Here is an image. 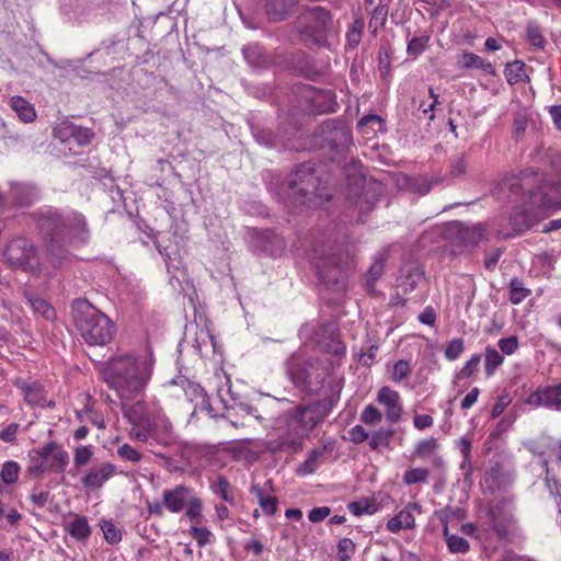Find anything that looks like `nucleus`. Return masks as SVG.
Masks as SVG:
<instances>
[{
	"instance_id": "obj_52",
	"label": "nucleus",
	"mask_w": 561,
	"mask_h": 561,
	"mask_svg": "<svg viewBox=\"0 0 561 561\" xmlns=\"http://www.w3.org/2000/svg\"><path fill=\"white\" fill-rule=\"evenodd\" d=\"M382 419L381 412L373 404L365 407L360 414V421L366 425H376Z\"/></svg>"
},
{
	"instance_id": "obj_62",
	"label": "nucleus",
	"mask_w": 561,
	"mask_h": 561,
	"mask_svg": "<svg viewBox=\"0 0 561 561\" xmlns=\"http://www.w3.org/2000/svg\"><path fill=\"white\" fill-rule=\"evenodd\" d=\"M467 160L463 154L457 156L450 165V174L455 178L466 173Z\"/></svg>"
},
{
	"instance_id": "obj_55",
	"label": "nucleus",
	"mask_w": 561,
	"mask_h": 561,
	"mask_svg": "<svg viewBox=\"0 0 561 561\" xmlns=\"http://www.w3.org/2000/svg\"><path fill=\"white\" fill-rule=\"evenodd\" d=\"M411 374V366L408 360L400 359L398 360L392 370V380L394 382H400L408 378Z\"/></svg>"
},
{
	"instance_id": "obj_40",
	"label": "nucleus",
	"mask_w": 561,
	"mask_h": 561,
	"mask_svg": "<svg viewBox=\"0 0 561 561\" xmlns=\"http://www.w3.org/2000/svg\"><path fill=\"white\" fill-rule=\"evenodd\" d=\"M365 22L363 18H357L350 26L346 33V42L351 48H356L362 41Z\"/></svg>"
},
{
	"instance_id": "obj_25",
	"label": "nucleus",
	"mask_w": 561,
	"mask_h": 561,
	"mask_svg": "<svg viewBox=\"0 0 561 561\" xmlns=\"http://www.w3.org/2000/svg\"><path fill=\"white\" fill-rule=\"evenodd\" d=\"M67 531L77 540H84L91 535V528L88 518L84 516L76 517L66 525Z\"/></svg>"
},
{
	"instance_id": "obj_30",
	"label": "nucleus",
	"mask_w": 561,
	"mask_h": 561,
	"mask_svg": "<svg viewBox=\"0 0 561 561\" xmlns=\"http://www.w3.org/2000/svg\"><path fill=\"white\" fill-rule=\"evenodd\" d=\"M503 362L504 356L496 348L488 346L484 353V371L486 377H492Z\"/></svg>"
},
{
	"instance_id": "obj_20",
	"label": "nucleus",
	"mask_w": 561,
	"mask_h": 561,
	"mask_svg": "<svg viewBox=\"0 0 561 561\" xmlns=\"http://www.w3.org/2000/svg\"><path fill=\"white\" fill-rule=\"evenodd\" d=\"M485 227L482 224L472 226H460L458 229V238L465 247H474L483 240Z\"/></svg>"
},
{
	"instance_id": "obj_17",
	"label": "nucleus",
	"mask_w": 561,
	"mask_h": 561,
	"mask_svg": "<svg viewBox=\"0 0 561 561\" xmlns=\"http://www.w3.org/2000/svg\"><path fill=\"white\" fill-rule=\"evenodd\" d=\"M116 472V467L110 462H104L99 467L92 468L83 478L82 484L87 489H100Z\"/></svg>"
},
{
	"instance_id": "obj_38",
	"label": "nucleus",
	"mask_w": 561,
	"mask_h": 561,
	"mask_svg": "<svg viewBox=\"0 0 561 561\" xmlns=\"http://www.w3.org/2000/svg\"><path fill=\"white\" fill-rule=\"evenodd\" d=\"M243 56L249 65L253 67L263 66L266 60L263 49L259 44H249L242 48Z\"/></svg>"
},
{
	"instance_id": "obj_53",
	"label": "nucleus",
	"mask_w": 561,
	"mask_h": 561,
	"mask_svg": "<svg viewBox=\"0 0 561 561\" xmlns=\"http://www.w3.org/2000/svg\"><path fill=\"white\" fill-rule=\"evenodd\" d=\"M481 362V355L473 354L462 366L460 371L457 375V378H469L471 377L477 370Z\"/></svg>"
},
{
	"instance_id": "obj_15",
	"label": "nucleus",
	"mask_w": 561,
	"mask_h": 561,
	"mask_svg": "<svg viewBox=\"0 0 561 561\" xmlns=\"http://www.w3.org/2000/svg\"><path fill=\"white\" fill-rule=\"evenodd\" d=\"M421 514L422 507L419 503L412 502L407 504L397 515L390 518L387 523V529L390 533L397 534L403 529H412L415 526V518L413 513Z\"/></svg>"
},
{
	"instance_id": "obj_7",
	"label": "nucleus",
	"mask_w": 561,
	"mask_h": 561,
	"mask_svg": "<svg viewBox=\"0 0 561 561\" xmlns=\"http://www.w3.org/2000/svg\"><path fill=\"white\" fill-rule=\"evenodd\" d=\"M289 196L300 199L302 204H311L313 197H322L319 188V179L314 175L310 163L297 168L289 182Z\"/></svg>"
},
{
	"instance_id": "obj_18",
	"label": "nucleus",
	"mask_w": 561,
	"mask_h": 561,
	"mask_svg": "<svg viewBox=\"0 0 561 561\" xmlns=\"http://www.w3.org/2000/svg\"><path fill=\"white\" fill-rule=\"evenodd\" d=\"M181 387L187 400L195 403V409L210 411L209 398L203 387L187 379H180Z\"/></svg>"
},
{
	"instance_id": "obj_41",
	"label": "nucleus",
	"mask_w": 561,
	"mask_h": 561,
	"mask_svg": "<svg viewBox=\"0 0 561 561\" xmlns=\"http://www.w3.org/2000/svg\"><path fill=\"white\" fill-rule=\"evenodd\" d=\"M357 127L365 134H369L367 128H370L373 134H376L377 131L382 129L383 121L379 115L370 114L362 117L358 121Z\"/></svg>"
},
{
	"instance_id": "obj_6",
	"label": "nucleus",
	"mask_w": 561,
	"mask_h": 561,
	"mask_svg": "<svg viewBox=\"0 0 561 561\" xmlns=\"http://www.w3.org/2000/svg\"><path fill=\"white\" fill-rule=\"evenodd\" d=\"M287 374L293 383L309 393L318 394L330 376V368L322 360H305L300 355H291L287 363Z\"/></svg>"
},
{
	"instance_id": "obj_48",
	"label": "nucleus",
	"mask_w": 561,
	"mask_h": 561,
	"mask_svg": "<svg viewBox=\"0 0 561 561\" xmlns=\"http://www.w3.org/2000/svg\"><path fill=\"white\" fill-rule=\"evenodd\" d=\"M524 66L522 61H514L506 66L505 77L508 83L514 84L523 80Z\"/></svg>"
},
{
	"instance_id": "obj_16",
	"label": "nucleus",
	"mask_w": 561,
	"mask_h": 561,
	"mask_svg": "<svg viewBox=\"0 0 561 561\" xmlns=\"http://www.w3.org/2000/svg\"><path fill=\"white\" fill-rule=\"evenodd\" d=\"M539 178L538 173L526 174L522 173V175H506L500 183V191L505 193L506 191L511 192L513 195H518L519 192L527 191L529 195H534L535 193L530 190V184L533 181Z\"/></svg>"
},
{
	"instance_id": "obj_13",
	"label": "nucleus",
	"mask_w": 561,
	"mask_h": 561,
	"mask_svg": "<svg viewBox=\"0 0 561 561\" xmlns=\"http://www.w3.org/2000/svg\"><path fill=\"white\" fill-rule=\"evenodd\" d=\"M194 490L184 484H178L174 488L165 489L161 493V499L165 510L172 514L182 512L186 506Z\"/></svg>"
},
{
	"instance_id": "obj_57",
	"label": "nucleus",
	"mask_w": 561,
	"mask_h": 561,
	"mask_svg": "<svg viewBox=\"0 0 561 561\" xmlns=\"http://www.w3.org/2000/svg\"><path fill=\"white\" fill-rule=\"evenodd\" d=\"M385 271L383 261L381 259H377L369 270L367 271V286L373 287L374 283L381 277Z\"/></svg>"
},
{
	"instance_id": "obj_4",
	"label": "nucleus",
	"mask_w": 561,
	"mask_h": 561,
	"mask_svg": "<svg viewBox=\"0 0 561 561\" xmlns=\"http://www.w3.org/2000/svg\"><path fill=\"white\" fill-rule=\"evenodd\" d=\"M75 325L81 337L92 346L107 344L114 334V323L85 299L72 304Z\"/></svg>"
},
{
	"instance_id": "obj_51",
	"label": "nucleus",
	"mask_w": 561,
	"mask_h": 561,
	"mask_svg": "<svg viewBox=\"0 0 561 561\" xmlns=\"http://www.w3.org/2000/svg\"><path fill=\"white\" fill-rule=\"evenodd\" d=\"M377 400L387 408L399 403V393L389 387H382L378 391Z\"/></svg>"
},
{
	"instance_id": "obj_36",
	"label": "nucleus",
	"mask_w": 561,
	"mask_h": 561,
	"mask_svg": "<svg viewBox=\"0 0 561 561\" xmlns=\"http://www.w3.org/2000/svg\"><path fill=\"white\" fill-rule=\"evenodd\" d=\"M437 448H438V442L436 438L431 437V438L422 439V440L417 442V444L415 445L413 454H412V458L413 459H415V458L425 459V458L432 456L433 454H435Z\"/></svg>"
},
{
	"instance_id": "obj_10",
	"label": "nucleus",
	"mask_w": 561,
	"mask_h": 561,
	"mask_svg": "<svg viewBox=\"0 0 561 561\" xmlns=\"http://www.w3.org/2000/svg\"><path fill=\"white\" fill-rule=\"evenodd\" d=\"M68 462L69 454L56 443H49L37 451V473L62 472Z\"/></svg>"
},
{
	"instance_id": "obj_19",
	"label": "nucleus",
	"mask_w": 561,
	"mask_h": 561,
	"mask_svg": "<svg viewBox=\"0 0 561 561\" xmlns=\"http://www.w3.org/2000/svg\"><path fill=\"white\" fill-rule=\"evenodd\" d=\"M525 403L533 407H547L558 410V386L548 387L530 393Z\"/></svg>"
},
{
	"instance_id": "obj_33",
	"label": "nucleus",
	"mask_w": 561,
	"mask_h": 561,
	"mask_svg": "<svg viewBox=\"0 0 561 561\" xmlns=\"http://www.w3.org/2000/svg\"><path fill=\"white\" fill-rule=\"evenodd\" d=\"M183 511H185V517L195 525H199L202 523L203 501L195 493L191 496L187 502V506Z\"/></svg>"
},
{
	"instance_id": "obj_23",
	"label": "nucleus",
	"mask_w": 561,
	"mask_h": 561,
	"mask_svg": "<svg viewBox=\"0 0 561 561\" xmlns=\"http://www.w3.org/2000/svg\"><path fill=\"white\" fill-rule=\"evenodd\" d=\"M457 65L462 69H481L488 73L493 72L491 62L470 51L462 53L458 58Z\"/></svg>"
},
{
	"instance_id": "obj_31",
	"label": "nucleus",
	"mask_w": 561,
	"mask_h": 561,
	"mask_svg": "<svg viewBox=\"0 0 561 561\" xmlns=\"http://www.w3.org/2000/svg\"><path fill=\"white\" fill-rule=\"evenodd\" d=\"M210 490L214 494L220 496L225 502L233 505L234 504V493L230 482L227 478L220 476L217 481L210 485Z\"/></svg>"
},
{
	"instance_id": "obj_42",
	"label": "nucleus",
	"mask_w": 561,
	"mask_h": 561,
	"mask_svg": "<svg viewBox=\"0 0 561 561\" xmlns=\"http://www.w3.org/2000/svg\"><path fill=\"white\" fill-rule=\"evenodd\" d=\"M348 511L355 516H362L365 514H374L377 512V505L375 502L369 500H359L352 502L347 505Z\"/></svg>"
},
{
	"instance_id": "obj_58",
	"label": "nucleus",
	"mask_w": 561,
	"mask_h": 561,
	"mask_svg": "<svg viewBox=\"0 0 561 561\" xmlns=\"http://www.w3.org/2000/svg\"><path fill=\"white\" fill-rule=\"evenodd\" d=\"M428 41V36L413 37L408 44V54L413 56L420 55L427 47Z\"/></svg>"
},
{
	"instance_id": "obj_63",
	"label": "nucleus",
	"mask_w": 561,
	"mask_h": 561,
	"mask_svg": "<svg viewBox=\"0 0 561 561\" xmlns=\"http://www.w3.org/2000/svg\"><path fill=\"white\" fill-rule=\"evenodd\" d=\"M331 514V508L328 506L314 507L309 514L308 518L311 523H319L325 519Z\"/></svg>"
},
{
	"instance_id": "obj_45",
	"label": "nucleus",
	"mask_w": 561,
	"mask_h": 561,
	"mask_svg": "<svg viewBox=\"0 0 561 561\" xmlns=\"http://www.w3.org/2000/svg\"><path fill=\"white\" fill-rule=\"evenodd\" d=\"M101 529L103 531L104 539L110 545H116L122 540L121 530L111 520H102Z\"/></svg>"
},
{
	"instance_id": "obj_64",
	"label": "nucleus",
	"mask_w": 561,
	"mask_h": 561,
	"mask_svg": "<svg viewBox=\"0 0 561 561\" xmlns=\"http://www.w3.org/2000/svg\"><path fill=\"white\" fill-rule=\"evenodd\" d=\"M350 439L355 444L364 443L368 437V433L362 425H355L348 431Z\"/></svg>"
},
{
	"instance_id": "obj_27",
	"label": "nucleus",
	"mask_w": 561,
	"mask_h": 561,
	"mask_svg": "<svg viewBox=\"0 0 561 561\" xmlns=\"http://www.w3.org/2000/svg\"><path fill=\"white\" fill-rule=\"evenodd\" d=\"M251 494H253L257 502L267 516H273L277 510V499L275 496H265L263 489L259 484H253L250 489Z\"/></svg>"
},
{
	"instance_id": "obj_47",
	"label": "nucleus",
	"mask_w": 561,
	"mask_h": 561,
	"mask_svg": "<svg viewBox=\"0 0 561 561\" xmlns=\"http://www.w3.org/2000/svg\"><path fill=\"white\" fill-rule=\"evenodd\" d=\"M75 130V124L65 119L57 124L54 128V136L61 142L71 140Z\"/></svg>"
},
{
	"instance_id": "obj_26",
	"label": "nucleus",
	"mask_w": 561,
	"mask_h": 561,
	"mask_svg": "<svg viewBox=\"0 0 561 561\" xmlns=\"http://www.w3.org/2000/svg\"><path fill=\"white\" fill-rule=\"evenodd\" d=\"M11 107L18 114L19 118L24 123L33 122L35 118V110L33 105L21 96H13L10 100Z\"/></svg>"
},
{
	"instance_id": "obj_9",
	"label": "nucleus",
	"mask_w": 561,
	"mask_h": 561,
	"mask_svg": "<svg viewBox=\"0 0 561 561\" xmlns=\"http://www.w3.org/2000/svg\"><path fill=\"white\" fill-rule=\"evenodd\" d=\"M488 524L500 539H508L516 530V522L505 501L489 508Z\"/></svg>"
},
{
	"instance_id": "obj_2",
	"label": "nucleus",
	"mask_w": 561,
	"mask_h": 561,
	"mask_svg": "<svg viewBox=\"0 0 561 561\" xmlns=\"http://www.w3.org/2000/svg\"><path fill=\"white\" fill-rule=\"evenodd\" d=\"M37 229L44 247L54 263L67 257L71 248L89 241L90 232L84 216L80 213H60L50 206L37 211Z\"/></svg>"
},
{
	"instance_id": "obj_59",
	"label": "nucleus",
	"mask_w": 561,
	"mask_h": 561,
	"mask_svg": "<svg viewBox=\"0 0 561 561\" xmlns=\"http://www.w3.org/2000/svg\"><path fill=\"white\" fill-rule=\"evenodd\" d=\"M337 552L342 561L348 560L355 552V543L350 538H343L337 545Z\"/></svg>"
},
{
	"instance_id": "obj_49",
	"label": "nucleus",
	"mask_w": 561,
	"mask_h": 561,
	"mask_svg": "<svg viewBox=\"0 0 561 561\" xmlns=\"http://www.w3.org/2000/svg\"><path fill=\"white\" fill-rule=\"evenodd\" d=\"M465 351V342L462 339L450 340L445 348V357L453 362L456 360Z\"/></svg>"
},
{
	"instance_id": "obj_12",
	"label": "nucleus",
	"mask_w": 561,
	"mask_h": 561,
	"mask_svg": "<svg viewBox=\"0 0 561 561\" xmlns=\"http://www.w3.org/2000/svg\"><path fill=\"white\" fill-rule=\"evenodd\" d=\"M328 145L337 153L344 152L352 144V131L344 124L329 122L323 126Z\"/></svg>"
},
{
	"instance_id": "obj_35",
	"label": "nucleus",
	"mask_w": 561,
	"mask_h": 561,
	"mask_svg": "<svg viewBox=\"0 0 561 561\" xmlns=\"http://www.w3.org/2000/svg\"><path fill=\"white\" fill-rule=\"evenodd\" d=\"M318 345L321 351L333 354L336 357H342L345 355L346 347L337 335H331L328 340H319Z\"/></svg>"
},
{
	"instance_id": "obj_54",
	"label": "nucleus",
	"mask_w": 561,
	"mask_h": 561,
	"mask_svg": "<svg viewBox=\"0 0 561 561\" xmlns=\"http://www.w3.org/2000/svg\"><path fill=\"white\" fill-rule=\"evenodd\" d=\"M1 479L5 484H11L16 481L19 476V466L14 461H8L2 466Z\"/></svg>"
},
{
	"instance_id": "obj_39",
	"label": "nucleus",
	"mask_w": 561,
	"mask_h": 561,
	"mask_svg": "<svg viewBox=\"0 0 561 561\" xmlns=\"http://www.w3.org/2000/svg\"><path fill=\"white\" fill-rule=\"evenodd\" d=\"M393 435L394 431L392 428H380L373 433L369 440V447L373 450H377L381 447H389Z\"/></svg>"
},
{
	"instance_id": "obj_56",
	"label": "nucleus",
	"mask_w": 561,
	"mask_h": 561,
	"mask_svg": "<svg viewBox=\"0 0 561 561\" xmlns=\"http://www.w3.org/2000/svg\"><path fill=\"white\" fill-rule=\"evenodd\" d=\"M93 131L90 128L75 125L72 138L79 146H87L93 139Z\"/></svg>"
},
{
	"instance_id": "obj_50",
	"label": "nucleus",
	"mask_w": 561,
	"mask_h": 561,
	"mask_svg": "<svg viewBox=\"0 0 561 561\" xmlns=\"http://www.w3.org/2000/svg\"><path fill=\"white\" fill-rule=\"evenodd\" d=\"M93 457L92 446H79L73 451V463L77 468L87 465Z\"/></svg>"
},
{
	"instance_id": "obj_44",
	"label": "nucleus",
	"mask_w": 561,
	"mask_h": 561,
	"mask_svg": "<svg viewBox=\"0 0 561 561\" xmlns=\"http://www.w3.org/2000/svg\"><path fill=\"white\" fill-rule=\"evenodd\" d=\"M116 453L121 459L133 463H138L142 459L141 453L126 443L119 445Z\"/></svg>"
},
{
	"instance_id": "obj_60",
	"label": "nucleus",
	"mask_w": 561,
	"mask_h": 561,
	"mask_svg": "<svg viewBox=\"0 0 561 561\" xmlns=\"http://www.w3.org/2000/svg\"><path fill=\"white\" fill-rule=\"evenodd\" d=\"M497 345L503 354L512 355L518 348V339L515 335H511L508 337L501 339L497 342Z\"/></svg>"
},
{
	"instance_id": "obj_61",
	"label": "nucleus",
	"mask_w": 561,
	"mask_h": 561,
	"mask_svg": "<svg viewBox=\"0 0 561 561\" xmlns=\"http://www.w3.org/2000/svg\"><path fill=\"white\" fill-rule=\"evenodd\" d=\"M16 387L21 390V393L24 396V399L27 402V404L33 407L35 404V389L33 385L24 380H19L16 381Z\"/></svg>"
},
{
	"instance_id": "obj_5",
	"label": "nucleus",
	"mask_w": 561,
	"mask_h": 561,
	"mask_svg": "<svg viewBox=\"0 0 561 561\" xmlns=\"http://www.w3.org/2000/svg\"><path fill=\"white\" fill-rule=\"evenodd\" d=\"M310 257L319 279L325 286L339 291L346 288L347 264L343 260L340 249L330 239L316 241Z\"/></svg>"
},
{
	"instance_id": "obj_22",
	"label": "nucleus",
	"mask_w": 561,
	"mask_h": 561,
	"mask_svg": "<svg viewBox=\"0 0 561 561\" xmlns=\"http://www.w3.org/2000/svg\"><path fill=\"white\" fill-rule=\"evenodd\" d=\"M252 446L257 447L256 440L254 438H245L233 442L229 450L234 455L237 459L255 461L259 458V455L251 449Z\"/></svg>"
},
{
	"instance_id": "obj_34",
	"label": "nucleus",
	"mask_w": 561,
	"mask_h": 561,
	"mask_svg": "<svg viewBox=\"0 0 561 561\" xmlns=\"http://www.w3.org/2000/svg\"><path fill=\"white\" fill-rule=\"evenodd\" d=\"M510 301L513 305H518L524 301L528 296H530V289L526 288L524 282L517 277H514L510 280Z\"/></svg>"
},
{
	"instance_id": "obj_14",
	"label": "nucleus",
	"mask_w": 561,
	"mask_h": 561,
	"mask_svg": "<svg viewBox=\"0 0 561 561\" xmlns=\"http://www.w3.org/2000/svg\"><path fill=\"white\" fill-rule=\"evenodd\" d=\"M35 255V251L32 245H27V242L23 239L13 240L9 243L5 250V256L15 266H20L23 270L32 268V260Z\"/></svg>"
},
{
	"instance_id": "obj_24",
	"label": "nucleus",
	"mask_w": 561,
	"mask_h": 561,
	"mask_svg": "<svg viewBox=\"0 0 561 561\" xmlns=\"http://www.w3.org/2000/svg\"><path fill=\"white\" fill-rule=\"evenodd\" d=\"M370 13L369 27L373 30V33H376L379 28L383 27L387 18H388V3L387 2H378L375 5H369V10H366Z\"/></svg>"
},
{
	"instance_id": "obj_1",
	"label": "nucleus",
	"mask_w": 561,
	"mask_h": 561,
	"mask_svg": "<svg viewBox=\"0 0 561 561\" xmlns=\"http://www.w3.org/2000/svg\"><path fill=\"white\" fill-rule=\"evenodd\" d=\"M154 362L151 348L147 347L139 353L112 357L102 368V374L122 401L131 424L130 438L147 444L152 454L165 458L157 448L171 447L176 443L173 426L160 407L148 409L138 400L151 379Z\"/></svg>"
},
{
	"instance_id": "obj_32",
	"label": "nucleus",
	"mask_w": 561,
	"mask_h": 561,
	"mask_svg": "<svg viewBox=\"0 0 561 561\" xmlns=\"http://www.w3.org/2000/svg\"><path fill=\"white\" fill-rule=\"evenodd\" d=\"M322 456H323L322 449H314V450H311L310 453H308L305 461L301 462L299 465V467L297 468V474L298 476H307V474L313 473L318 469V467L320 465V459L322 458Z\"/></svg>"
},
{
	"instance_id": "obj_21",
	"label": "nucleus",
	"mask_w": 561,
	"mask_h": 561,
	"mask_svg": "<svg viewBox=\"0 0 561 561\" xmlns=\"http://www.w3.org/2000/svg\"><path fill=\"white\" fill-rule=\"evenodd\" d=\"M297 0H266V14L272 21H282L291 11Z\"/></svg>"
},
{
	"instance_id": "obj_3",
	"label": "nucleus",
	"mask_w": 561,
	"mask_h": 561,
	"mask_svg": "<svg viewBox=\"0 0 561 561\" xmlns=\"http://www.w3.org/2000/svg\"><path fill=\"white\" fill-rule=\"evenodd\" d=\"M323 416L317 405H299L284 412L275 421L276 438L265 443V449L276 453L297 454L304 448V442L320 424Z\"/></svg>"
},
{
	"instance_id": "obj_8",
	"label": "nucleus",
	"mask_w": 561,
	"mask_h": 561,
	"mask_svg": "<svg viewBox=\"0 0 561 561\" xmlns=\"http://www.w3.org/2000/svg\"><path fill=\"white\" fill-rule=\"evenodd\" d=\"M332 19L329 11L314 7L299 16L298 30L305 41L320 43L331 27Z\"/></svg>"
},
{
	"instance_id": "obj_28",
	"label": "nucleus",
	"mask_w": 561,
	"mask_h": 561,
	"mask_svg": "<svg viewBox=\"0 0 561 561\" xmlns=\"http://www.w3.org/2000/svg\"><path fill=\"white\" fill-rule=\"evenodd\" d=\"M262 238V248L265 252H268L271 255H277L282 253L286 248L284 239L276 234L274 231L266 230L265 232H263Z\"/></svg>"
},
{
	"instance_id": "obj_46",
	"label": "nucleus",
	"mask_w": 561,
	"mask_h": 561,
	"mask_svg": "<svg viewBox=\"0 0 561 561\" xmlns=\"http://www.w3.org/2000/svg\"><path fill=\"white\" fill-rule=\"evenodd\" d=\"M527 39L531 46L542 49L546 41L540 27L535 23H529L526 28Z\"/></svg>"
},
{
	"instance_id": "obj_43",
	"label": "nucleus",
	"mask_w": 561,
	"mask_h": 561,
	"mask_svg": "<svg viewBox=\"0 0 561 561\" xmlns=\"http://www.w3.org/2000/svg\"><path fill=\"white\" fill-rule=\"evenodd\" d=\"M190 535L195 539L198 547H205L214 541V535L205 526H191L188 530Z\"/></svg>"
},
{
	"instance_id": "obj_37",
	"label": "nucleus",
	"mask_w": 561,
	"mask_h": 561,
	"mask_svg": "<svg viewBox=\"0 0 561 561\" xmlns=\"http://www.w3.org/2000/svg\"><path fill=\"white\" fill-rule=\"evenodd\" d=\"M443 533L450 552L466 553L469 551L470 545L463 537L449 534L447 526L444 527Z\"/></svg>"
},
{
	"instance_id": "obj_29",
	"label": "nucleus",
	"mask_w": 561,
	"mask_h": 561,
	"mask_svg": "<svg viewBox=\"0 0 561 561\" xmlns=\"http://www.w3.org/2000/svg\"><path fill=\"white\" fill-rule=\"evenodd\" d=\"M431 472L427 468L424 467H412L405 470L402 476V482L405 485L413 484H425L430 480Z\"/></svg>"
},
{
	"instance_id": "obj_11",
	"label": "nucleus",
	"mask_w": 561,
	"mask_h": 561,
	"mask_svg": "<svg viewBox=\"0 0 561 561\" xmlns=\"http://www.w3.org/2000/svg\"><path fill=\"white\" fill-rule=\"evenodd\" d=\"M363 188L358 194L350 190L348 201L358 209V220L365 222L367 214H369L379 202L382 187L376 182L366 183L365 180H363Z\"/></svg>"
}]
</instances>
